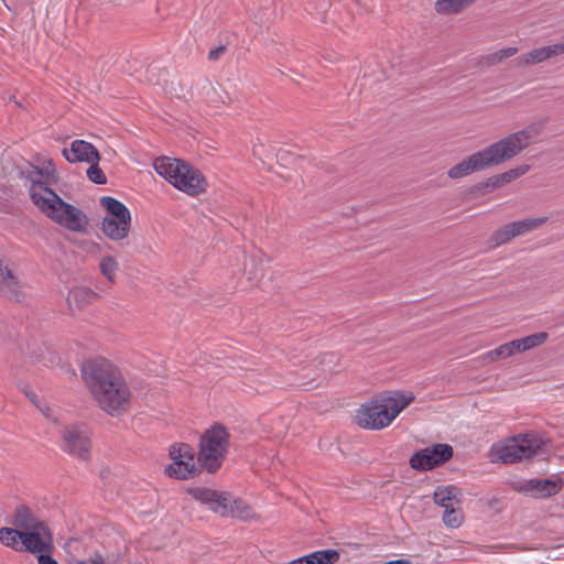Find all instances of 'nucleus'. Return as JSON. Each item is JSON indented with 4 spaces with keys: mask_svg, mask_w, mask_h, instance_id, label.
Wrapping results in <instances>:
<instances>
[{
    "mask_svg": "<svg viewBox=\"0 0 564 564\" xmlns=\"http://www.w3.org/2000/svg\"><path fill=\"white\" fill-rule=\"evenodd\" d=\"M54 164L45 162L41 167L28 172L30 196L33 204L52 221L70 231H84L88 226L87 216L74 205L64 202L51 186L57 183Z\"/></svg>",
    "mask_w": 564,
    "mask_h": 564,
    "instance_id": "obj_1",
    "label": "nucleus"
},
{
    "mask_svg": "<svg viewBox=\"0 0 564 564\" xmlns=\"http://www.w3.org/2000/svg\"><path fill=\"white\" fill-rule=\"evenodd\" d=\"M80 372L104 411L112 416H119L128 411L131 393L115 365L102 357H97L84 361Z\"/></svg>",
    "mask_w": 564,
    "mask_h": 564,
    "instance_id": "obj_2",
    "label": "nucleus"
},
{
    "mask_svg": "<svg viewBox=\"0 0 564 564\" xmlns=\"http://www.w3.org/2000/svg\"><path fill=\"white\" fill-rule=\"evenodd\" d=\"M540 128L536 124L517 131L498 142L469 155L462 162L451 167L447 175L451 178H462L474 172L498 165L508 161L528 147L531 139L536 137Z\"/></svg>",
    "mask_w": 564,
    "mask_h": 564,
    "instance_id": "obj_3",
    "label": "nucleus"
},
{
    "mask_svg": "<svg viewBox=\"0 0 564 564\" xmlns=\"http://www.w3.org/2000/svg\"><path fill=\"white\" fill-rule=\"evenodd\" d=\"M156 173L169 181L175 188L191 196L203 193L207 187L204 175L189 164L171 158H158L153 162Z\"/></svg>",
    "mask_w": 564,
    "mask_h": 564,
    "instance_id": "obj_4",
    "label": "nucleus"
},
{
    "mask_svg": "<svg viewBox=\"0 0 564 564\" xmlns=\"http://www.w3.org/2000/svg\"><path fill=\"white\" fill-rule=\"evenodd\" d=\"M543 441L533 434L512 436L505 443L495 444L491 447L490 456L492 462L512 464L543 454Z\"/></svg>",
    "mask_w": 564,
    "mask_h": 564,
    "instance_id": "obj_5",
    "label": "nucleus"
},
{
    "mask_svg": "<svg viewBox=\"0 0 564 564\" xmlns=\"http://www.w3.org/2000/svg\"><path fill=\"white\" fill-rule=\"evenodd\" d=\"M229 448V433L223 424H215L200 436L198 463L209 474L216 473L223 464Z\"/></svg>",
    "mask_w": 564,
    "mask_h": 564,
    "instance_id": "obj_6",
    "label": "nucleus"
},
{
    "mask_svg": "<svg viewBox=\"0 0 564 564\" xmlns=\"http://www.w3.org/2000/svg\"><path fill=\"white\" fill-rule=\"evenodd\" d=\"M100 205L107 212L102 220V232L112 240L124 238L128 235L131 220L129 209L110 196L101 197Z\"/></svg>",
    "mask_w": 564,
    "mask_h": 564,
    "instance_id": "obj_7",
    "label": "nucleus"
},
{
    "mask_svg": "<svg viewBox=\"0 0 564 564\" xmlns=\"http://www.w3.org/2000/svg\"><path fill=\"white\" fill-rule=\"evenodd\" d=\"M454 455V448L446 443H436L425 448L416 451L409 459V465L417 471H426L437 468Z\"/></svg>",
    "mask_w": 564,
    "mask_h": 564,
    "instance_id": "obj_8",
    "label": "nucleus"
},
{
    "mask_svg": "<svg viewBox=\"0 0 564 564\" xmlns=\"http://www.w3.org/2000/svg\"><path fill=\"white\" fill-rule=\"evenodd\" d=\"M393 421L386 399H373L357 411L356 422L362 429L381 430Z\"/></svg>",
    "mask_w": 564,
    "mask_h": 564,
    "instance_id": "obj_9",
    "label": "nucleus"
},
{
    "mask_svg": "<svg viewBox=\"0 0 564 564\" xmlns=\"http://www.w3.org/2000/svg\"><path fill=\"white\" fill-rule=\"evenodd\" d=\"M22 551L42 555L52 553L53 534L48 524L43 521L29 530H20Z\"/></svg>",
    "mask_w": 564,
    "mask_h": 564,
    "instance_id": "obj_10",
    "label": "nucleus"
},
{
    "mask_svg": "<svg viewBox=\"0 0 564 564\" xmlns=\"http://www.w3.org/2000/svg\"><path fill=\"white\" fill-rule=\"evenodd\" d=\"M17 269L18 264L13 260L0 254V296L21 303L25 295Z\"/></svg>",
    "mask_w": 564,
    "mask_h": 564,
    "instance_id": "obj_11",
    "label": "nucleus"
},
{
    "mask_svg": "<svg viewBox=\"0 0 564 564\" xmlns=\"http://www.w3.org/2000/svg\"><path fill=\"white\" fill-rule=\"evenodd\" d=\"M62 448L64 452L84 462L90 459L91 442L79 426H65L62 431Z\"/></svg>",
    "mask_w": 564,
    "mask_h": 564,
    "instance_id": "obj_12",
    "label": "nucleus"
},
{
    "mask_svg": "<svg viewBox=\"0 0 564 564\" xmlns=\"http://www.w3.org/2000/svg\"><path fill=\"white\" fill-rule=\"evenodd\" d=\"M186 492L196 501L207 506V508L223 518H228V503L230 502V492L218 491L206 487H188Z\"/></svg>",
    "mask_w": 564,
    "mask_h": 564,
    "instance_id": "obj_13",
    "label": "nucleus"
},
{
    "mask_svg": "<svg viewBox=\"0 0 564 564\" xmlns=\"http://www.w3.org/2000/svg\"><path fill=\"white\" fill-rule=\"evenodd\" d=\"M563 479L561 477L556 478H534L525 480L521 484L517 490L519 492L525 494L530 497L543 499L552 497L558 494L563 488Z\"/></svg>",
    "mask_w": 564,
    "mask_h": 564,
    "instance_id": "obj_14",
    "label": "nucleus"
},
{
    "mask_svg": "<svg viewBox=\"0 0 564 564\" xmlns=\"http://www.w3.org/2000/svg\"><path fill=\"white\" fill-rule=\"evenodd\" d=\"M63 156L69 163H98L100 160L99 152L89 142L84 140H74L69 148L63 150Z\"/></svg>",
    "mask_w": 564,
    "mask_h": 564,
    "instance_id": "obj_15",
    "label": "nucleus"
},
{
    "mask_svg": "<svg viewBox=\"0 0 564 564\" xmlns=\"http://www.w3.org/2000/svg\"><path fill=\"white\" fill-rule=\"evenodd\" d=\"M243 253V274L249 282L258 284L264 275V252L262 249H250L249 252L245 249Z\"/></svg>",
    "mask_w": 564,
    "mask_h": 564,
    "instance_id": "obj_16",
    "label": "nucleus"
},
{
    "mask_svg": "<svg viewBox=\"0 0 564 564\" xmlns=\"http://www.w3.org/2000/svg\"><path fill=\"white\" fill-rule=\"evenodd\" d=\"M172 460L171 464H169L165 469L164 474L169 476L170 478L175 479H191L198 476L205 467H203V464L198 463L196 465L195 463H189L188 460H185L183 458H170Z\"/></svg>",
    "mask_w": 564,
    "mask_h": 564,
    "instance_id": "obj_17",
    "label": "nucleus"
},
{
    "mask_svg": "<svg viewBox=\"0 0 564 564\" xmlns=\"http://www.w3.org/2000/svg\"><path fill=\"white\" fill-rule=\"evenodd\" d=\"M98 296V293H96L89 288L75 286L69 290L68 295L66 297V302L70 313L74 314L75 311H83L86 306L91 304Z\"/></svg>",
    "mask_w": 564,
    "mask_h": 564,
    "instance_id": "obj_18",
    "label": "nucleus"
},
{
    "mask_svg": "<svg viewBox=\"0 0 564 564\" xmlns=\"http://www.w3.org/2000/svg\"><path fill=\"white\" fill-rule=\"evenodd\" d=\"M39 519L26 505H18L14 509L12 524L17 530H29L41 523Z\"/></svg>",
    "mask_w": 564,
    "mask_h": 564,
    "instance_id": "obj_19",
    "label": "nucleus"
},
{
    "mask_svg": "<svg viewBox=\"0 0 564 564\" xmlns=\"http://www.w3.org/2000/svg\"><path fill=\"white\" fill-rule=\"evenodd\" d=\"M227 509L229 511L228 517L237 518L242 521H249L258 518L251 506L246 503L242 499L234 498L231 494Z\"/></svg>",
    "mask_w": 564,
    "mask_h": 564,
    "instance_id": "obj_20",
    "label": "nucleus"
},
{
    "mask_svg": "<svg viewBox=\"0 0 564 564\" xmlns=\"http://www.w3.org/2000/svg\"><path fill=\"white\" fill-rule=\"evenodd\" d=\"M549 218L546 216H538V217H528L518 221L510 223L511 228L513 230L514 237L524 236L544 224H546Z\"/></svg>",
    "mask_w": 564,
    "mask_h": 564,
    "instance_id": "obj_21",
    "label": "nucleus"
},
{
    "mask_svg": "<svg viewBox=\"0 0 564 564\" xmlns=\"http://www.w3.org/2000/svg\"><path fill=\"white\" fill-rule=\"evenodd\" d=\"M475 2L476 0H437L435 10L441 14H457Z\"/></svg>",
    "mask_w": 564,
    "mask_h": 564,
    "instance_id": "obj_22",
    "label": "nucleus"
},
{
    "mask_svg": "<svg viewBox=\"0 0 564 564\" xmlns=\"http://www.w3.org/2000/svg\"><path fill=\"white\" fill-rule=\"evenodd\" d=\"M550 59L545 46L533 48L518 57L519 66H532Z\"/></svg>",
    "mask_w": 564,
    "mask_h": 564,
    "instance_id": "obj_23",
    "label": "nucleus"
},
{
    "mask_svg": "<svg viewBox=\"0 0 564 564\" xmlns=\"http://www.w3.org/2000/svg\"><path fill=\"white\" fill-rule=\"evenodd\" d=\"M547 338L549 334L546 332H540L514 340L518 347V352H524L541 346Z\"/></svg>",
    "mask_w": 564,
    "mask_h": 564,
    "instance_id": "obj_24",
    "label": "nucleus"
},
{
    "mask_svg": "<svg viewBox=\"0 0 564 564\" xmlns=\"http://www.w3.org/2000/svg\"><path fill=\"white\" fill-rule=\"evenodd\" d=\"M0 542L14 551H22L20 530L15 528H0Z\"/></svg>",
    "mask_w": 564,
    "mask_h": 564,
    "instance_id": "obj_25",
    "label": "nucleus"
},
{
    "mask_svg": "<svg viewBox=\"0 0 564 564\" xmlns=\"http://www.w3.org/2000/svg\"><path fill=\"white\" fill-rule=\"evenodd\" d=\"M454 491H456V486H438L433 494V500L436 505L445 509L446 507L453 506V498L455 497Z\"/></svg>",
    "mask_w": 564,
    "mask_h": 564,
    "instance_id": "obj_26",
    "label": "nucleus"
},
{
    "mask_svg": "<svg viewBox=\"0 0 564 564\" xmlns=\"http://www.w3.org/2000/svg\"><path fill=\"white\" fill-rule=\"evenodd\" d=\"M518 352V347L516 340H511L509 343L502 344L499 347L486 352L484 355V359L489 361H495L497 359L507 358Z\"/></svg>",
    "mask_w": 564,
    "mask_h": 564,
    "instance_id": "obj_27",
    "label": "nucleus"
},
{
    "mask_svg": "<svg viewBox=\"0 0 564 564\" xmlns=\"http://www.w3.org/2000/svg\"><path fill=\"white\" fill-rule=\"evenodd\" d=\"M384 399L394 420L398 416V414L414 400V395L413 393H410L408 395L401 393L399 394V398L388 397Z\"/></svg>",
    "mask_w": 564,
    "mask_h": 564,
    "instance_id": "obj_28",
    "label": "nucleus"
},
{
    "mask_svg": "<svg viewBox=\"0 0 564 564\" xmlns=\"http://www.w3.org/2000/svg\"><path fill=\"white\" fill-rule=\"evenodd\" d=\"M195 455L194 448L187 443H174L169 448L170 458H183L194 463Z\"/></svg>",
    "mask_w": 564,
    "mask_h": 564,
    "instance_id": "obj_29",
    "label": "nucleus"
},
{
    "mask_svg": "<svg viewBox=\"0 0 564 564\" xmlns=\"http://www.w3.org/2000/svg\"><path fill=\"white\" fill-rule=\"evenodd\" d=\"M339 557V552L333 549L312 552L313 564H335Z\"/></svg>",
    "mask_w": 564,
    "mask_h": 564,
    "instance_id": "obj_30",
    "label": "nucleus"
},
{
    "mask_svg": "<svg viewBox=\"0 0 564 564\" xmlns=\"http://www.w3.org/2000/svg\"><path fill=\"white\" fill-rule=\"evenodd\" d=\"M513 238L516 237L510 224H507L501 228L497 229L492 235V241L497 247L510 243Z\"/></svg>",
    "mask_w": 564,
    "mask_h": 564,
    "instance_id": "obj_31",
    "label": "nucleus"
},
{
    "mask_svg": "<svg viewBox=\"0 0 564 564\" xmlns=\"http://www.w3.org/2000/svg\"><path fill=\"white\" fill-rule=\"evenodd\" d=\"M463 516L454 506L446 507L443 513V522L446 527L458 528L462 523Z\"/></svg>",
    "mask_w": 564,
    "mask_h": 564,
    "instance_id": "obj_32",
    "label": "nucleus"
},
{
    "mask_svg": "<svg viewBox=\"0 0 564 564\" xmlns=\"http://www.w3.org/2000/svg\"><path fill=\"white\" fill-rule=\"evenodd\" d=\"M101 273L105 275V278L110 281L115 282V273L118 270V263L115 260V258L107 256L102 258L99 264Z\"/></svg>",
    "mask_w": 564,
    "mask_h": 564,
    "instance_id": "obj_33",
    "label": "nucleus"
},
{
    "mask_svg": "<svg viewBox=\"0 0 564 564\" xmlns=\"http://www.w3.org/2000/svg\"><path fill=\"white\" fill-rule=\"evenodd\" d=\"M530 170V165L528 164H521L517 167L510 169L509 171H506L500 174V180L502 183L508 184L522 175H524Z\"/></svg>",
    "mask_w": 564,
    "mask_h": 564,
    "instance_id": "obj_34",
    "label": "nucleus"
},
{
    "mask_svg": "<svg viewBox=\"0 0 564 564\" xmlns=\"http://www.w3.org/2000/svg\"><path fill=\"white\" fill-rule=\"evenodd\" d=\"M89 167L86 171L87 177L95 184H106L107 177L102 170L98 166V163H88Z\"/></svg>",
    "mask_w": 564,
    "mask_h": 564,
    "instance_id": "obj_35",
    "label": "nucleus"
},
{
    "mask_svg": "<svg viewBox=\"0 0 564 564\" xmlns=\"http://www.w3.org/2000/svg\"><path fill=\"white\" fill-rule=\"evenodd\" d=\"M33 362L43 359L44 348L36 343H28L25 350H22Z\"/></svg>",
    "mask_w": 564,
    "mask_h": 564,
    "instance_id": "obj_36",
    "label": "nucleus"
},
{
    "mask_svg": "<svg viewBox=\"0 0 564 564\" xmlns=\"http://www.w3.org/2000/svg\"><path fill=\"white\" fill-rule=\"evenodd\" d=\"M517 52H518L517 47H513V46L505 47V48L498 50L497 52L492 53L489 56V61L491 63H500L503 59L513 56L514 54H517Z\"/></svg>",
    "mask_w": 564,
    "mask_h": 564,
    "instance_id": "obj_37",
    "label": "nucleus"
},
{
    "mask_svg": "<svg viewBox=\"0 0 564 564\" xmlns=\"http://www.w3.org/2000/svg\"><path fill=\"white\" fill-rule=\"evenodd\" d=\"M67 564H105V561L101 555L96 554L95 557H90L88 560L72 558Z\"/></svg>",
    "mask_w": 564,
    "mask_h": 564,
    "instance_id": "obj_38",
    "label": "nucleus"
},
{
    "mask_svg": "<svg viewBox=\"0 0 564 564\" xmlns=\"http://www.w3.org/2000/svg\"><path fill=\"white\" fill-rule=\"evenodd\" d=\"M545 47L550 58L564 54V42L546 45Z\"/></svg>",
    "mask_w": 564,
    "mask_h": 564,
    "instance_id": "obj_39",
    "label": "nucleus"
},
{
    "mask_svg": "<svg viewBox=\"0 0 564 564\" xmlns=\"http://www.w3.org/2000/svg\"><path fill=\"white\" fill-rule=\"evenodd\" d=\"M39 564H59L55 558L52 557L51 553L37 555Z\"/></svg>",
    "mask_w": 564,
    "mask_h": 564,
    "instance_id": "obj_40",
    "label": "nucleus"
},
{
    "mask_svg": "<svg viewBox=\"0 0 564 564\" xmlns=\"http://www.w3.org/2000/svg\"><path fill=\"white\" fill-rule=\"evenodd\" d=\"M288 564H313L312 553L293 560Z\"/></svg>",
    "mask_w": 564,
    "mask_h": 564,
    "instance_id": "obj_41",
    "label": "nucleus"
},
{
    "mask_svg": "<svg viewBox=\"0 0 564 564\" xmlns=\"http://www.w3.org/2000/svg\"><path fill=\"white\" fill-rule=\"evenodd\" d=\"M225 51V47L224 46H219L215 50H212L209 53H208V58L210 61H216Z\"/></svg>",
    "mask_w": 564,
    "mask_h": 564,
    "instance_id": "obj_42",
    "label": "nucleus"
},
{
    "mask_svg": "<svg viewBox=\"0 0 564 564\" xmlns=\"http://www.w3.org/2000/svg\"><path fill=\"white\" fill-rule=\"evenodd\" d=\"M23 392L29 398V400L36 405V399H37L36 393L33 391H30L28 389V386H25V388L23 389Z\"/></svg>",
    "mask_w": 564,
    "mask_h": 564,
    "instance_id": "obj_43",
    "label": "nucleus"
},
{
    "mask_svg": "<svg viewBox=\"0 0 564 564\" xmlns=\"http://www.w3.org/2000/svg\"><path fill=\"white\" fill-rule=\"evenodd\" d=\"M489 182H490L491 186H492V187H495V188L506 185V184H505V183H502V181L500 180V174H499V175H495V176H492V177L489 180Z\"/></svg>",
    "mask_w": 564,
    "mask_h": 564,
    "instance_id": "obj_44",
    "label": "nucleus"
},
{
    "mask_svg": "<svg viewBox=\"0 0 564 564\" xmlns=\"http://www.w3.org/2000/svg\"><path fill=\"white\" fill-rule=\"evenodd\" d=\"M455 497L453 498V502L460 503L463 498V492L459 488L456 487V491L453 492Z\"/></svg>",
    "mask_w": 564,
    "mask_h": 564,
    "instance_id": "obj_45",
    "label": "nucleus"
}]
</instances>
